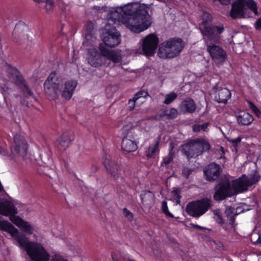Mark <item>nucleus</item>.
<instances>
[{"label":"nucleus","mask_w":261,"mask_h":261,"mask_svg":"<svg viewBox=\"0 0 261 261\" xmlns=\"http://www.w3.org/2000/svg\"><path fill=\"white\" fill-rule=\"evenodd\" d=\"M149 9L148 6L143 4L130 3L112 11L108 18L115 24L121 22L132 31L140 33L151 24L148 13Z\"/></svg>","instance_id":"nucleus-1"},{"label":"nucleus","mask_w":261,"mask_h":261,"mask_svg":"<svg viewBox=\"0 0 261 261\" xmlns=\"http://www.w3.org/2000/svg\"><path fill=\"white\" fill-rule=\"evenodd\" d=\"M248 9L258 15L256 4L253 0H235L231 4L229 15L233 19L245 18L249 16Z\"/></svg>","instance_id":"nucleus-2"},{"label":"nucleus","mask_w":261,"mask_h":261,"mask_svg":"<svg viewBox=\"0 0 261 261\" xmlns=\"http://www.w3.org/2000/svg\"><path fill=\"white\" fill-rule=\"evenodd\" d=\"M184 48L180 38H172L159 45L158 55L162 59L173 58L178 55Z\"/></svg>","instance_id":"nucleus-3"},{"label":"nucleus","mask_w":261,"mask_h":261,"mask_svg":"<svg viewBox=\"0 0 261 261\" xmlns=\"http://www.w3.org/2000/svg\"><path fill=\"white\" fill-rule=\"evenodd\" d=\"M210 147V144L205 139H197L182 145L181 151L188 159H191L209 150Z\"/></svg>","instance_id":"nucleus-4"},{"label":"nucleus","mask_w":261,"mask_h":261,"mask_svg":"<svg viewBox=\"0 0 261 261\" xmlns=\"http://www.w3.org/2000/svg\"><path fill=\"white\" fill-rule=\"evenodd\" d=\"M64 84L62 77L56 71L52 72L44 83V91L48 98L55 99L61 92Z\"/></svg>","instance_id":"nucleus-5"},{"label":"nucleus","mask_w":261,"mask_h":261,"mask_svg":"<svg viewBox=\"0 0 261 261\" xmlns=\"http://www.w3.org/2000/svg\"><path fill=\"white\" fill-rule=\"evenodd\" d=\"M199 30L202 35L206 37V40L217 43L220 39V35L224 31L223 24H208L202 22L199 25Z\"/></svg>","instance_id":"nucleus-6"},{"label":"nucleus","mask_w":261,"mask_h":261,"mask_svg":"<svg viewBox=\"0 0 261 261\" xmlns=\"http://www.w3.org/2000/svg\"><path fill=\"white\" fill-rule=\"evenodd\" d=\"M215 188V193L213 197L216 201H221L235 195V191L231 185L229 179L226 176L222 177Z\"/></svg>","instance_id":"nucleus-7"},{"label":"nucleus","mask_w":261,"mask_h":261,"mask_svg":"<svg viewBox=\"0 0 261 261\" xmlns=\"http://www.w3.org/2000/svg\"><path fill=\"white\" fill-rule=\"evenodd\" d=\"M211 201L207 198L189 202L186 206V211L190 216L199 217L203 215L211 206Z\"/></svg>","instance_id":"nucleus-8"},{"label":"nucleus","mask_w":261,"mask_h":261,"mask_svg":"<svg viewBox=\"0 0 261 261\" xmlns=\"http://www.w3.org/2000/svg\"><path fill=\"white\" fill-rule=\"evenodd\" d=\"M159 38L153 34H150L142 39V49L140 51L147 56H153L157 48Z\"/></svg>","instance_id":"nucleus-9"},{"label":"nucleus","mask_w":261,"mask_h":261,"mask_svg":"<svg viewBox=\"0 0 261 261\" xmlns=\"http://www.w3.org/2000/svg\"><path fill=\"white\" fill-rule=\"evenodd\" d=\"M107 31L103 34V41L106 46L115 47L121 42L120 34L115 27L108 25Z\"/></svg>","instance_id":"nucleus-10"},{"label":"nucleus","mask_w":261,"mask_h":261,"mask_svg":"<svg viewBox=\"0 0 261 261\" xmlns=\"http://www.w3.org/2000/svg\"><path fill=\"white\" fill-rule=\"evenodd\" d=\"M207 50L217 64L224 62L227 58L225 51L221 47L213 43L207 45Z\"/></svg>","instance_id":"nucleus-11"},{"label":"nucleus","mask_w":261,"mask_h":261,"mask_svg":"<svg viewBox=\"0 0 261 261\" xmlns=\"http://www.w3.org/2000/svg\"><path fill=\"white\" fill-rule=\"evenodd\" d=\"M14 146L12 152L15 156L24 158L27 153L28 144L23 137L19 134H16L14 137Z\"/></svg>","instance_id":"nucleus-12"},{"label":"nucleus","mask_w":261,"mask_h":261,"mask_svg":"<svg viewBox=\"0 0 261 261\" xmlns=\"http://www.w3.org/2000/svg\"><path fill=\"white\" fill-rule=\"evenodd\" d=\"M134 133V130H130L122 140L121 143V148L126 152H130L135 151L137 148V144L136 142L135 138L132 136Z\"/></svg>","instance_id":"nucleus-13"},{"label":"nucleus","mask_w":261,"mask_h":261,"mask_svg":"<svg viewBox=\"0 0 261 261\" xmlns=\"http://www.w3.org/2000/svg\"><path fill=\"white\" fill-rule=\"evenodd\" d=\"M222 172L220 166L215 163H211L204 171L206 179L209 181L217 179Z\"/></svg>","instance_id":"nucleus-14"},{"label":"nucleus","mask_w":261,"mask_h":261,"mask_svg":"<svg viewBox=\"0 0 261 261\" xmlns=\"http://www.w3.org/2000/svg\"><path fill=\"white\" fill-rule=\"evenodd\" d=\"M99 49L100 50L101 55L103 57L112 61L114 63H120L121 61L122 58L121 54L117 50L109 49L102 44H99Z\"/></svg>","instance_id":"nucleus-15"},{"label":"nucleus","mask_w":261,"mask_h":261,"mask_svg":"<svg viewBox=\"0 0 261 261\" xmlns=\"http://www.w3.org/2000/svg\"><path fill=\"white\" fill-rule=\"evenodd\" d=\"M18 211L13 201L0 198V214L8 216L11 214H17Z\"/></svg>","instance_id":"nucleus-16"},{"label":"nucleus","mask_w":261,"mask_h":261,"mask_svg":"<svg viewBox=\"0 0 261 261\" xmlns=\"http://www.w3.org/2000/svg\"><path fill=\"white\" fill-rule=\"evenodd\" d=\"M248 182L247 176L245 175H243L241 177L233 180L232 185L235 191V194L247 191L251 186Z\"/></svg>","instance_id":"nucleus-17"},{"label":"nucleus","mask_w":261,"mask_h":261,"mask_svg":"<svg viewBox=\"0 0 261 261\" xmlns=\"http://www.w3.org/2000/svg\"><path fill=\"white\" fill-rule=\"evenodd\" d=\"M29 32V28L27 24L22 22L17 23L14 29L13 32V36L14 39H18L19 38L27 39L28 32Z\"/></svg>","instance_id":"nucleus-18"},{"label":"nucleus","mask_w":261,"mask_h":261,"mask_svg":"<svg viewBox=\"0 0 261 261\" xmlns=\"http://www.w3.org/2000/svg\"><path fill=\"white\" fill-rule=\"evenodd\" d=\"M231 93L230 91L225 88H220L216 91L215 100L218 103H225L230 98Z\"/></svg>","instance_id":"nucleus-19"},{"label":"nucleus","mask_w":261,"mask_h":261,"mask_svg":"<svg viewBox=\"0 0 261 261\" xmlns=\"http://www.w3.org/2000/svg\"><path fill=\"white\" fill-rule=\"evenodd\" d=\"M89 57L88 58V63L92 66L97 67L101 65L100 56L95 48L89 49Z\"/></svg>","instance_id":"nucleus-20"},{"label":"nucleus","mask_w":261,"mask_h":261,"mask_svg":"<svg viewBox=\"0 0 261 261\" xmlns=\"http://www.w3.org/2000/svg\"><path fill=\"white\" fill-rule=\"evenodd\" d=\"M77 85L75 81H68L65 84V88L62 92L63 98L69 100L72 97L73 91Z\"/></svg>","instance_id":"nucleus-21"},{"label":"nucleus","mask_w":261,"mask_h":261,"mask_svg":"<svg viewBox=\"0 0 261 261\" xmlns=\"http://www.w3.org/2000/svg\"><path fill=\"white\" fill-rule=\"evenodd\" d=\"M180 109L183 113H192L194 112L196 109L195 102L192 99L188 98L181 103Z\"/></svg>","instance_id":"nucleus-22"},{"label":"nucleus","mask_w":261,"mask_h":261,"mask_svg":"<svg viewBox=\"0 0 261 261\" xmlns=\"http://www.w3.org/2000/svg\"><path fill=\"white\" fill-rule=\"evenodd\" d=\"M104 165L111 175L115 179L119 177V166L114 161L106 160Z\"/></svg>","instance_id":"nucleus-23"},{"label":"nucleus","mask_w":261,"mask_h":261,"mask_svg":"<svg viewBox=\"0 0 261 261\" xmlns=\"http://www.w3.org/2000/svg\"><path fill=\"white\" fill-rule=\"evenodd\" d=\"M74 139V135L72 131L68 130L64 132L62 136L58 140L59 143L64 147H67L69 144Z\"/></svg>","instance_id":"nucleus-24"},{"label":"nucleus","mask_w":261,"mask_h":261,"mask_svg":"<svg viewBox=\"0 0 261 261\" xmlns=\"http://www.w3.org/2000/svg\"><path fill=\"white\" fill-rule=\"evenodd\" d=\"M240 125H249L253 121V117L248 113H242L236 116Z\"/></svg>","instance_id":"nucleus-25"},{"label":"nucleus","mask_w":261,"mask_h":261,"mask_svg":"<svg viewBox=\"0 0 261 261\" xmlns=\"http://www.w3.org/2000/svg\"><path fill=\"white\" fill-rule=\"evenodd\" d=\"M261 176L257 171H255L253 173L251 174L249 176H247L248 183L252 185L256 184L260 179Z\"/></svg>","instance_id":"nucleus-26"},{"label":"nucleus","mask_w":261,"mask_h":261,"mask_svg":"<svg viewBox=\"0 0 261 261\" xmlns=\"http://www.w3.org/2000/svg\"><path fill=\"white\" fill-rule=\"evenodd\" d=\"M225 213L227 217L229 219V224L232 225L235 221V208L232 207H228L226 208Z\"/></svg>","instance_id":"nucleus-27"},{"label":"nucleus","mask_w":261,"mask_h":261,"mask_svg":"<svg viewBox=\"0 0 261 261\" xmlns=\"http://www.w3.org/2000/svg\"><path fill=\"white\" fill-rule=\"evenodd\" d=\"M13 71L14 74V76L13 78L15 84L18 85H23L24 84V80L21 74L15 68L13 69Z\"/></svg>","instance_id":"nucleus-28"},{"label":"nucleus","mask_w":261,"mask_h":261,"mask_svg":"<svg viewBox=\"0 0 261 261\" xmlns=\"http://www.w3.org/2000/svg\"><path fill=\"white\" fill-rule=\"evenodd\" d=\"M164 113V115L169 119H173L176 118L178 114L177 110L174 108L166 110Z\"/></svg>","instance_id":"nucleus-29"},{"label":"nucleus","mask_w":261,"mask_h":261,"mask_svg":"<svg viewBox=\"0 0 261 261\" xmlns=\"http://www.w3.org/2000/svg\"><path fill=\"white\" fill-rule=\"evenodd\" d=\"M19 228L28 234H32L34 230L33 227L27 222L23 221Z\"/></svg>","instance_id":"nucleus-30"},{"label":"nucleus","mask_w":261,"mask_h":261,"mask_svg":"<svg viewBox=\"0 0 261 261\" xmlns=\"http://www.w3.org/2000/svg\"><path fill=\"white\" fill-rule=\"evenodd\" d=\"M158 146L159 143L158 142H155V144L153 146H149L146 153V155L148 158H151L154 156L155 152L158 149Z\"/></svg>","instance_id":"nucleus-31"},{"label":"nucleus","mask_w":261,"mask_h":261,"mask_svg":"<svg viewBox=\"0 0 261 261\" xmlns=\"http://www.w3.org/2000/svg\"><path fill=\"white\" fill-rule=\"evenodd\" d=\"M15 214H11L9 215H8L7 216H10L11 221L16 225L19 227L21 225L22 223L23 222V220H22L18 216H14V215Z\"/></svg>","instance_id":"nucleus-32"},{"label":"nucleus","mask_w":261,"mask_h":261,"mask_svg":"<svg viewBox=\"0 0 261 261\" xmlns=\"http://www.w3.org/2000/svg\"><path fill=\"white\" fill-rule=\"evenodd\" d=\"M177 94L174 92L167 94L164 103L166 105H169L177 98Z\"/></svg>","instance_id":"nucleus-33"},{"label":"nucleus","mask_w":261,"mask_h":261,"mask_svg":"<svg viewBox=\"0 0 261 261\" xmlns=\"http://www.w3.org/2000/svg\"><path fill=\"white\" fill-rule=\"evenodd\" d=\"M93 24L91 22L88 23L86 27V33H85V37L87 40L89 39L91 37H92V32L93 30Z\"/></svg>","instance_id":"nucleus-34"},{"label":"nucleus","mask_w":261,"mask_h":261,"mask_svg":"<svg viewBox=\"0 0 261 261\" xmlns=\"http://www.w3.org/2000/svg\"><path fill=\"white\" fill-rule=\"evenodd\" d=\"M208 124V123H204L202 124L193 125L192 126L193 130L194 132H198L200 130L205 131Z\"/></svg>","instance_id":"nucleus-35"},{"label":"nucleus","mask_w":261,"mask_h":261,"mask_svg":"<svg viewBox=\"0 0 261 261\" xmlns=\"http://www.w3.org/2000/svg\"><path fill=\"white\" fill-rule=\"evenodd\" d=\"M215 215L214 219L219 224H223L224 223V220L220 214L219 210H215L213 211Z\"/></svg>","instance_id":"nucleus-36"},{"label":"nucleus","mask_w":261,"mask_h":261,"mask_svg":"<svg viewBox=\"0 0 261 261\" xmlns=\"http://www.w3.org/2000/svg\"><path fill=\"white\" fill-rule=\"evenodd\" d=\"M172 194L173 195L174 200L176 201V202L177 204H180V199L181 198V196L180 195V190L179 189H175L172 192Z\"/></svg>","instance_id":"nucleus-37"},{"label":"nucleus","mask_w":261,"mask_h":261,"mask_svg":"<svg viewBox=\"0 0 261 261\" xmlns=\"http://www.w3.org/2000/svg\"><path fill=\"white\" fill-rule=\"evenodd\" d=\"M249 108L257 116L259 117L261 114L260 111L250 101H248Z\"/></svg>","instance_id":"nucleus-38"},{"label":"nucleus","mask_w":261,"mask_h":261,"mask_svg":"<svg viewBox=\"0 0 261 261\" xmlns=\"http://www.w3.org/2000/svg\"><path fill=\"white\" fill-rule=\"evenodd\" d=\"M162 210L164 214L171 218H173V215L170 213L168 209L167 203L165 201H163L162 203Z\"/></svg>","instance_id":"nucleus-39"},{"label":"nucleus","mask_w":261,"mask_h":261,"mask_svg":"<svg viewBox=\"0 0 261 261\" xmlns=\"http://www.w3.org/2000/svg\"><path fill=\"white\" fill-rule=\"evenodd\" d=\"M23 88L22 89L24 94H25V96L27 97H34V95L32 91L30 89L28 85L24 84Z\"/></svg>","instance_id":"nucleus-40"},{"label":"nucleus","mask_w":261,"mask_h":261,"mask_svg":"<svg viewBox=\"0 0 261 261\" xmlns=\"http://www.w3.org/2000/svg\"><path fill=\"white\" fill-rule=\"evenodd\" d=\"M148 95L147 92L145 91H141L137 92L135 95V99H138L140 98L144 97L145 98Z\"/></svg>","instance_id":"nucleus-41"},{"label":"nucleus","mask_w":261,"mask_h":261,"mask_svg":"<svg viewBox=\"0 0 261 261\" xmlns=\"http://www.w3.org/2000/svg\"><path fill=\"white\" fill-rule=\"evenodd\" d=\"M45 9L47 11L53 10L54 6V0H45Z\"/></svg>","instance_id":"nucleus-42"},{"label":"nucleus","mask_w":261,"mask_h":261,"mask_svg":"<svg viewBox=\"0 0 261 261\" xmlns=\"http://www.w3.org/2000/svg\"><path fill=\"white\" fill-rule=\"evenodd\" d=\"M123 215L126 217L129 221H132L133 218V214L128 211L127 208H124L123 210Z\"/></svg>","instance_id":"nucleus-43"},{"label":"nucleus","mask_w":261,"mask_h":261,"mask_svg":"<svg viewBox=\"0 0 261 261\" xmlns=\"http://www.w3.org/2000/svg\"><path fill=\"white\" fill-rule=\"evenodd\" d=\"M111 257L113 261H128L129 258L125 259L124 257H119L116 253L112 252Z\"/></svg>","instance_id":"nucleus-44"},{"label":"nucleus","mask_w":261,"mask_h":261,"mask_svg":"<svg viewBox=\"0 0 261 261\" xmlns=\"http://www.w3.org/2000/svg\"><path fill=\"white\" fill-rule=\"evenodd\" d=\"M193 172V170L187 167L184 168L182 173L186 178H188L189 175Z\"/></svg>","instance_id":"nucleus-45"},{"label":"nucleus","mask_w":261,"mask_h":261,"mask_svg":"<svg viewBox=\"0 0 261 261\" xmlns=\"http://www.w3.org/2000/svg\"><path fill=\"white\" fill-rule=\"evenodd\" d=\"M173 160V158L171 155H168L164 158L163 162L162 163V166H166L168 165Z\"/></svg>","instance_id":"nucleus-46"},{"label":"nucleus","mask_w":261,"mask_h":261,"mask_svg":"<svg viewBox=\"0 0 261 261\" xmlns=\"http://www.w3.org/2000/svg\"><path fill=\"white\" fill-rule=\"evenodd\" d=\"M251 240L254 243L256 242L257 243L261 244V238L258 234L256 233L251 235Z\"/></svg>","instance_id":"nucleus-47"},{"label":"nucleus","mask_w":261,"mask_h":261,"mask_svg":"<svg viewBox=\"0 0 261 261\" xmlns=\"http://www.w3.org/2000/svg\"><path fill=\"white\" fill-rule=\"evenodd\" d=\"M51 261H67L62 255L55 254L52 257Z\"/></svg>","instance_id":"nucleus-48"},{"label":"nucleus","mask_w":261,"mask_h":261,"mask_svg":"<svg viewBox=\"0 0 261 261\" xmlns=\"http://www.w3.org/2000/svg\"><path fill=\"white\" fill-rule=\"evenodd\" d=\"M137 99H135V97H134L132 99H130L128 101V107L130 110H132L134 109L135 106L136 102L137 101Z\"/></svg>","instance_id":"nucleus-49"},{"label":"nucleus","mask_w":261,"mask_h":261,"mask_svg":"<svg viewBox=\"0 0 261 261\" xmlns=\"http://www.w3.org/2000/svg\"><path fill=\"white\" fill-rule=\"evenodd\" d=\"M255 28L256 30H260L261 29V16L255 23Z\"/></svg>","instance_id":"nucleus-50"},{"label":"nucleus","mask_w":261,"mask_h":261,"mask_svg":"<svg viewBox=\"0 0 261 261\" xmlns=\"http://www.w3.org/2000/svg\"><path fill=\"white\" fill-rule=\"evenodd\" d=\"M245 209L243 208L242 206H238L236 208H235V215H238L239 214L244 212Z\"/></svg>","instance_id":"nucleus-51"},{"label":"nucleus","mask_w":261,"mask_h":261,"mask_svg":"<svg viewBox=\"0 0 261 261\" xmlns=\"http://www.w3.org/2000/svg\"><path fill=\"white\" fill-rule=\"evenodd\" d=\"M146 197H151V193L150 192H147L145 193L144 195H142L141 198H142V202H145V198Z\"/></svg>","instance_id":"nucleus-52"},{"label":"nucleus","mask_w":261,"mask_h":261,"mask_svg":"<svg viewBox=\"0 0 261 261\" xmlns=\"http://www.w3.org/2000/svg\"><path fill=\"white\" fill-rule=\"evenodd\" d=\"M241 139L240 137H238L236 138L234 140L232 141V143L233 144V145L235 146H237L238 143H240L241 142Z\"/></svg>","instance_id":"nucleus-53"},{"label":"nucleus","mask_w":261,"mask_h":261,"mask_svg":"<svg viewBox=\"0 0 261 261\" xmlns=\"http://www.w3.org/2000/svg\"><path fill=\"white\" fill-rule=\"evenodd\" d=\"M221 4L227 5L230 4V0H218Z\"/></svg>","instance_id":"nucleus-54"},{"label":"nucleus","mask_w":261,"mask_h":261,"mask_svg":"<svg viewBox=\"0 0 261 261\" xmlns=\"http://www.w3.org/2000/svg\"><path fill=\"white\" fill-rule=\"evenodd\" d=\"M191 225L195 227V228H196L198 229H200V230H203V229H205V228L203 227H202V226H199L198 225H196V224H191Z\"/></svg>","instance_id":"nucleus-55"},{"label":"nucleus","mask_w":261,"mask_h":261,"mask_svg":"<svg viewBox=\"0 0 261 261\" xmlns=\"http://www.w3.org/2000/svg\"><path fill=\"white\" fill-rule=\"evenodd\" d=\"M204 16H205L206 18L205 20L206 21L211 20V15H210V14L207 13H204Z\"/></svg>","instance_id":"nucleus-56"},{"label":"nucleus","mask_w":261,"mask_h":261,"mask_svg":"<svg viewBox=\"0 0 261 261\" xmlns=\"http://www.w3.org/2000/svg\"><path fill=\"white\" fill-rule=\"evenodd\" d=\"M34 1L38 3L44 2L45 1V0H34Z\"/></svg>","instance_id":"nucleus-57"},{"label":"nucleus","mask_w":261,"mask_h":261,"mask_svg":"<svg viewBox=\"0 0 261 261\" xmlns=\"http://www.w3.org/2000/svg\"><path fill=\"white\" fill-rule=\"evenodd\" d=\"M0 153L3 155H5L6 153L4 150H2L1 148H0Z\"/></svg>","instance_id":"nucleus-58"},{"label":"nucleus","mask_w":261,"mask_h":261,"mask_svg":"<svg viewBox=\"0 0 261 261\" xmlns=\"http://www.w3.org/2000/svg\"><path fill=\"white\" fill-rule=\"evenodd\" d=\"M84 45H87V46H88V41L85 42L84 43Z\"/></svg>","instance_id":"nucleus-59"},{"label":"nucleus","mask_w":261,"mask_h":261,"mask_svg":"<svg viewBox=\"0 0 261 261\" xmlns=\"http://www.w3.org/2000/svg\"><path fill=\"white\" fill-rule=\"evenodd\" d=\"M94 170H95V171L97 170V169H98V167H97V166H94Z\"/></svg>","instance_id":"nucleus-60"},{"label":"nucleus","mask_w":261,"mask_h":261,"mask_svg":"<svg viewBox=\"0 0 261 261\" xmlns=\"http://www.w3.org/2000/svg\"><path fill=\"white\" fill-rule=\"evenodd\" d=\"M217 88H218L217 87V86H215V87H214V89H217Z\"/></svg>","instance_id":"nucleus-61"},{"label":"nucleus","mask_w":261,"mask_h":261,"mask_svg":"<svg viewBox=\"0 0 261 261\" xmlns=\"http://www.w3.org/2000/svg\"><path fill=\"white\" fill-rule=\"evenodd\" d=\"M8 87H6L5 88H4V90H6V91L7 90H8Z\"/></svg>","instance_id":"nucleus-62"}]
</instances>
